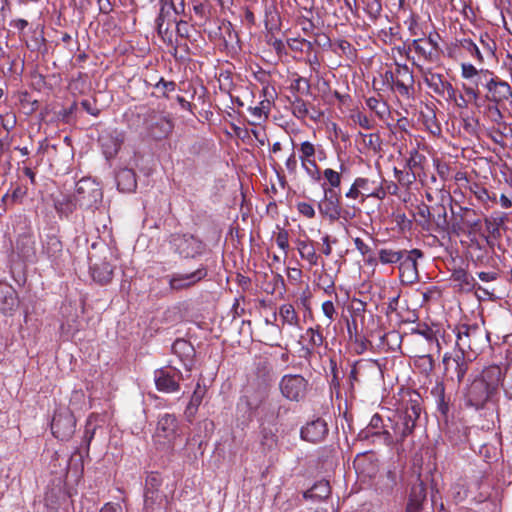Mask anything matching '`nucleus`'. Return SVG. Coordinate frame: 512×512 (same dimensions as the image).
Masks as SVG:
<instances>
[{
    "label": "nucleus",
    "instance_id": "obj_1",
    "mask_svg": "<svg viewBox=\"0 0 512 512\" xmlns=\"http://www.w3.org/2000/svg\"><path fill=\"white\" fill-rule=\"evenodd\" d=\"M502 381V371L499 366H490L483 370L468 390V401L472 406L480 408L497 391Z\"/></svg>",
    "mask_w": 512,
    "mask_h": 512
},
{
    "label": "nucleus",
    "instance_id": "obj_2",
    "mask_svg": "<svg viewBox=\"0 0 512 512\" xmlns=\"http://www.w3.org/2000/svg\"><path fill=\"white\" fill-rule=\"evenodd\" d=\"M103 192L99 185L90 179H81L76 184L75 201L81 209H97L102 202Z\"/></svg>",
    "mask_w": 512,
    "mask_h": 512
},
{
    "label": "nucleus",
    "instance_id": "obj_3",
    "mask_svg": "<svg viewBox=\"0 0 512 512\" xmlns=\"http://www.w3.org/2000/svg\"><path fill=\"white\" fill-rule=\"evenodd\" d=\"M420 413L421 407L418 397L410 399L399 414V419L394 426V432L400 439H404L412 433Z\"/></svg>",
    "mask_w": 512,
    "mask_h": 512
},
{
    "label": "nucleus",
    "instance_id": "obj_4",
    "mask_svg": "<svg viewBox=\"0 0 512 512\" xmlns=\"http://www.w3.org/2000/svg\"><path fill=\"white\" fill-rule=\"evenodd\" d=\"M76 427V420L69 408L61 407L54 413L51 422L52 434L61 441L69 440Z\"/></svg>",
    "mask_w": 512,
    "mask_h": 512
},
{
    "label": "nucleus",
    "instance_id": "obj_5",
    "mask_svg": "<svg viewBox=\"0 0 512 512\" xmlns=\"http://www.w3.org/2000/svg\"><path fill=\"white\" fill-rule=\"evenodd\" d=\"M460 75L465 81L462 83L461 88H472L480 93V86H484V83L490 80L494 74L489 69L477 68L469 62H462L460 64Z\"/></svg>",
    "mask_w": 512,
    "mask_h": 512
},
{
    "label": "nucleus",
    "instance_id": "obj_6",
    "mask_svg": "<svg viewBox=\"0 0 512 512\" xmlns=\"http://www.w3.org/2000/svg\"><path fill=\"white\" fill-rule=\"evenodd\" d=\"M283 397L290 401H300L304 398L308 388L307 380L298 374L284 375L279 383Z\"/></svg>",
    "mask_w": 512,
    "mask_h": 512
},
{
    "label": "nucleus",
    "instance_id": "obj_7",
    "mask_svg": "<svg viewBox=\"0 0 512 512\" xmlns=\"http://www.w3.org/2000/svg\"><path fill=\"white\" fill-rule=\"evenodd\" d=\"M170 245L175 252L184 258H194L200 255L204 250L202 241L193 235H173Z\"/></svg>",
    "mask_w": 512,
    "mask_h": 512
},
{
    "label": "nucleus",
    "instance_id": "obj_8",
    "mask_svg": "<svg viewBox=\"0 0 512 512\" xmlns=\"http://www.w3.org/2000/svg\"><path fill=\"white\" fill-rule=\"evenodd\" d=\"M487 91L486 99L495 105L509 101L512 98V89L510 85L494 74L487 83H484Z\"/></svg>",
    "mask_w": 512,
    "mask_h": 512
},
{
    "label": "nucleus",
    "instance_id": "obj_9",
    "mask_svg": "<svg viewBox=\"0 0 512 512\" xmlns=\"http://www.w3.org/2000/svg\"><path fill=\"white\" fill-rule=\"evenodd\" d=\"M423 254L419 249L407 251L399 263L400 279L403 283L413 284L418 280L417 260Z\"/></svg>",
    "mask_w": 512,
    "mask_h": 512
},
{
    "label": "nucleus",
    "instance_id": "obj_10",
    "mask_svg": "<svg viewBox=\"0 0 512 512\" xmlns=\"http://www.w3.org/2000/svg\"><path fill=\"white\" fill-rule=\"evenodd\" d=\"M323 199L318 204L322 216L331 221L338 220L341 215L340 196L333 189H326L323 185Z\"/></svg>",
    "mask_w": 512,
    "mask_h": 512
},
{
    "label": "nucleus",
    "instance_id": "obj_11",
    "mask_svg": "<svg viewBox=\"0 0 512 512\" xmlns=\"http://www.w3.org/2000/svg\"><path fill=\"white\" fill-rule=\"evenodd\" d=\"M384 179L378 177L377 179H369L364 177L356 178V186H359L362 193V202L367 198H376L382 200L386 197L387 192L383 186Z\"/></svg>",
    "mask_w": 512,
    "mask_h": 512
},
{
    "label": "nucleus",
    "instance_id": "obj_12",
    "mask_svg": "<svg viewBox=\"0 0 512 512\" xmlns=\"http://www.w3.org/2000/svg\"><path fill=\"white\" fill-rule=\"evenodd\" d=\"M207 270L204 266L199 267L191 273H175L169 277V286L172 290H182L195 285L205 278Z\"/></svg>",
    "mask_w": 512,
    "mask_h": 512
},
{
    "label": "nucleus",
    "instance_id": "obj_13",
    "mask_svg": "<svg viewBox=\"0 0 512 512\" xmlns=\"http://www.w3.org/2000/svg\"><path fill=\"white\" fill-rule=\"evenodd\" d=\"M159 487H160V474L158 472H151L146 478L145 492H144V506L147 512L154 511L155 506L159 505Z\"/></svg>",
    "mask_w": 512,
    "mask_h": 512
},
{
    "label": "nucleus",
    "instance_id": "obj_14",
    "mask_svg": "<svg viewBox=\"0 0 512 512\" xmlns=\"http://www.w3.org/2000/svg\"><path fill=\"white\" fill-rule=\"evenodd\" d=\"M19 307V297L14 287L6 282H0V312L12 315Z\"/></svg>",
    "mask_w": 512,
    "mask_h": 512
},
{
    "label": "nucleus",
    "instance_id": "obj_15",
    "mask_svg": "<svg viewBox=\"0 0 512 512\" xmlns=\"http://www.w3.org/2000/svg\"><path fill=\"white\" fill-rule=\"evenodd\" d=\"M327 432L326 422L322 419H316L307 423L301 429V437L306 441L316 443L323 440Z\"/></svg>",
    "mask_w": 512,
    "mask_h": 512
},
{
    "label": "nucleus",
    "instance_id": "obj_16",
    "mask_svg": "<svg viewBox=\"0 0 512 512\" xmlns=\"http://www.w3.org/2000/svg\"><path fill=\"white\" fill-rule=\"evenodd\" d=\"M42 255L50 262L57 264L63 254V245L55 235H47L42 243Z\"/></svg>",
    "mask_w": 512,
    "mask_h": 512
},
{
    "label": "nucleus",
    "instance_id": "obj_17",
    "mask_svg": "<svg viewBox=\"0 0 512 512\" xmlns=\"http://www.w3.org/2000/svg\"><path fill=\"white\" fill-rule=\"evenodd\" d=\"M106 158L114 157L123 142L122 135L117 131L102 135L99 139Z\"/></svg>",
    "mask_w": 512,
    "mask_h": 512
},
{
    "label": "nucleus",
    "instance_id": "obj_18",
    "mask_svg": "<svg viewBox=\"0 0 512 512\" xmlns=\"http://www.w3.org/2000/svg\"><path fill=\"white\" fill-rule=\"evenodd\" d=\"M90 270L93 280L101 285H105L112 280L114 266L103 260L100 263H94Z\"/></svg>",
    "mask_w": 512,
    "mask_h": 512
},
{
    "label": "nucleus",
    "instance_id": "obj_19",
    "mask_svg": "<svg viewBox=\"0 0 512 512\" xmlns=\"http://www.w3.org/2000/svg\"><path fill=\"white\" fill-rule=\"evenodd\" d=\"M19 256L26 262L36 261L35 240L31 236L19 237L16 246Z\"/></svg>",
    "mask_w": 512,
    "mask_h": 512
},
{
    "label": "nucleus",
    "instance_id": "obj_20",
    "mask_svg": "<svg viewBox=\"0 0 512 512\" xmlns=\"http://www.w3.org/2000/svg\"><path fill=\"white\" fill-rule=\"evenodd\" d=\"M426 498V489L422 481L414 485L411 489L406 512H419Z\"/></svg>",
    "mask_w": 512,
    "mask_h": 512
},
{
    "label": "nucleus",
    "instance_id": "obj_21",
    "mask_svg": "<svg viewBox=\"0 0 512 512\" xmlns=\"http://www.w3.org/2000/svg\"><path fill=\"white\" fill-rule=\"evenodd\" d=\"M117 188L122 192H132L137 186L135 173L132 169H120L115 176Z\"/></svg>",
    "mask_w": 512,
    "mask_h": 512
},
{
    "label": "nucleus",
    "instance_id": "obj_22",
    "mask_svg": "<svg viewBox=\"0 0 512 512\" xmlns=\"http://www.w3.org/2000/svg\"><path fill=\"white\" fill-rule=\"evenodd\" d=\"M54 208L60 217H68L76 209L78 204L75 201V195H59L54 198Z\"/></svg>",
    "mask_w": 512,
    "mask_h": 512
},
{
    "label": "nucleus",
    "instance_id": "obj_23",
    "mask_svg": "<svg viewBox=\"0 0 512 512\" xmlns=\"http://www.w3.org/2000/svg\"><path fill=\"white\" fill-rule=\"evenodd\" d=\"M162 86H163V89H164V94H165V97L166 99L170 102V105L173 107L175 105H178L182 110H188L189 109V102L186 101L184 99L183 96H181L180 94L176 93L175 95L174 94H170L172 92L175 91V83L173 82H164L162 80Z\"/></svg>",
    "mask_w": 512,
    "mask_h": 512
},
{
    "label": "nucleus",
    "instance_id": "obj_24",
    "mask_svg": "<svg viewBox=\"0 0 512 512\" xmlns=\"http://www.w3.org/2000/svg\"><path fill=\"white\" fill-rule=\"evenodd\" d=\"M316 151L317 150L315 145L309 141H304L300 144L299 159L301 161L302 167H305L307 166V164H310L315 170H317V165L314 159Z\"/></svg>",
    "mask_w": 512,
    "mask_h": 512
},
{
    "label": "nucleus",
    "instance_id": "obj_25",
    "mask_svg": "<svg viewBox=\"0 0 512 512\" xmlns=\"http://www.w3.org/2000/svg\"><path fill=\"white\" fill-rule=\"evenodd\" d=\"M463 94L459 96V101L457 102V106L460 108H467L469 105H474L479 108L481 106L480 103V93H477L475 89L472 88H461Z\"/></svg>",
    "mask_w": 512,
    "mask_h": 512
},
{
    "label": "nucleus",
    "instance_id": "obj_26",
    "mask_svg": "<svg viewBox=\"0 0 512 512\" xmlns=\"http://www.w3.org/2000/svg\"><path fill=\"white\" fill-rule=\"evenodd\" d=\"M279 317L282 325L297 326L299 322L298 315L291 304H283L279 308Z\"/></svg>",
    "mask_w": 512,
    "mask_h": 512
},
{
    "label": "nucleus",
    "instance_id": "obj_27",
    "mask_svg": "<svg viewBox=\"0 0 512 512\" xmlns=\"http://www.w3.org/2000/svg\"><path fill=\"white\" fill-rule=\"evenodd\" d=\"M162 432H165L164 438L169 443L173 442L177 437V422L173 415L166 414L162 417Z\"/></svg>",
    "mask_w": 512,
    "mask_h": 512
},
{
    "label": "nucleus",
    "instance_id": "obj_28",
    "mask_svg": "<svg viewBox=\"0 0 512 512\" xmlns=\"http://www.w3.org/2000/svg\"><path fill=\"white\" fill-rule=\"evenodd\" d=\"M297 249L299 251L301 258L307 260L309 264H318V256L312 244L304 240H299L297 242Z\"/></svg>",
    "mask_w": 512,
    "mask_h": 512
},
{
    "label": "nucleus",
    "instance_id": "obj_29",
    "mask_svg": "<svg viewBox=\"0 0 512 512\" xmlns=\"http://www.w3.org/2000/svg\"><path fill=\"white\" fill-rule=\"evenodd\" d=\"M407 251H395L392 249H380L378 252L379 261L382 264L400 263Z\"/></svg>",
    "mask_w": 512,
    "mask_h": 512
},
{
    "label": "nucleus",
    "instance_id": "obj_30",
    "mask_svg": "<svg viewBox=\"0 0 512 512\" xmlns=\"http://www.w3.org/2000/svg\"><path fill=\"white\" fill-rule=\"evenodd\" d=\"M330 494V485L328 481L317 482L309 491L305 492L306 498H326Z\"/></svg>",
    "mask_w": 512,
    "mask_h": 512
},
{
    "label": "nucleus",
    "instance_id": "obj_31",
    "mask_svg": "<svg viewBox=\"0 0 512 512\" xmlns=\"http://www.w3.org/2000/svg\"><path fill=\"white\" fill-rule=\"evenodd\" d=\"M271 102L269 100L261 101L257 106L250 107L249 112L255 118L256 122L267 119L270 112Z\"/></svg>",
    "mask_w": 512,
    "mask_h": 512
},
{
    "label": "nucleus",
    "instance_id": "obj_32",
    "mask_svg": "<svg viewBox=\"0 0 512 512\" xmlns=\"http://www.w3.org/2000/svg\"><path fill=\"white\" fill-rule=\"evenodd\" d=\"M323 177L325 179V183L322 184L326 187V189H333L340 187L341 184V174L331 168H327L323 171Z\"/></svg>",
    "mask_w": 512,
    "mask_h": 512
},
{
    "label": "nucleus",
    "instance_id": "obj_33",
    "mask_svg": "<svg viewBox=\"0 0 512 512\" xmlns=\"http://www.w3.org/2000/svg\"><path fill=\"white\" fill-rule=\"evenodd\" d=\"M460 47L464 49L469 55L474 58L478 63H483L484 57L479 47L471 39L460 40Z\"/></svg>",
    "mask_w": 512,
    "mask_h": 512
},
{
    "label": "nucleus",
    "instance_id": "obj_34",
    "mask_svg": "<svg viewBox=\"0 0 512 512\" xmlns=\"http://www.w3.org/2000/svg\"><path fill=\"white\" fill-rule=\"evenodd\" d=\"M160 117L157 112H152L144 120V126L147 130V136L157 138V132L159 130Z\"/></svg>",
    "mask_w": 512,
    "mask_h": 512
},
{
    "label": "nucleus",
    "instance_id": "obj_35",
    "mask_svg": "<svg viewBox=\"0 0 512 512\" xmlns=\"http://www.w3.org/2000/svg\"><path fill=\"white\" fill-rule=\"evenodd\" d=\"M369 371H373L375 372L376 371V367H375V364L372 363V362H358L351 370L350 372V378L353 379L354 381H359V378L360 376H362V374L364 372H369Z\"/></svg>",
    "mask_w": 512,
    "mask_h": 512
},
{
    "label": "nucleus",
    "instance_id": "obj_36",
    "mask_svg": "<svg viewBox=\"0 0 512 512\" xmlns=\"http://www.w3.org/2000/svg\"><path fill=\"white\" fill-rule=\"evenodd\" d=\"M398 74L401 75L404 79L403 80H396L394 85L396 89L401 94H408V86L405 84L404 80L412 81V74L410 73L407 66H403L398 69Z\"/></svg>",
    "mask_w": 512,
    "mask_h": 512
},
{
    "label": "nucleus",
    "instance_id": "obj_37",
    "mask_svg": "<svg viewBox=\"0 0 512 512\" xmlns=\"http://www.w3.org/2000/svg\"><path fill=\"white\" fill-rule=\"evenodd\" d=\"M277 436L272 429L262 428L261 430V445L267 449H272L276 446Z\"/></svg>",
    "mask_w": 512,
    "mask_h": 512
},
{
    "label": "nucleus",
    "instance_id": "obj_38",
    "mask_svg": "<svg viewBox=\"0 0 512 512\" xmlns=\"http://www.w3.org/2000/svg\"><path fill=\"white\" fill-rule=\"evenodd\" d=\"M205 392V387H202L199 383H197L196 388L191 396L188 408L197 409L202 402Z\"/></svg>",
    "mask_w": 512,
    "mask_h": 512
},
{
    "label": "nucleus",
    "instance_id": "obj_39",
    "mask_svg": "<svg viewBox=\"0 0 512 512\" xmlns=\"http://www.w3.org/2000/svg\"><path fill=\"white\" fill-rule=\"evenodd\" d=\"M292 113L299 119H304L308 115V107L302 99H295L292 103Z\"/></svg>",
    "mask_w": 512,
    "mask_h": 512
},
{
    "label": "nucleus",
    "instance_id": "obj_40",
    "mask_svg": "<svg viewBox=\"0 0 512 512\" xmlns=\"http://www.w3.org/2000/svg\"><path fill=\"white\" fill-rule=\"evenodd\" d=\"M179 389V384L177 380H175L173 377L164 375L162 372V392H175Z\"/></svg>",
    "mask_w": 512,
    "mask_h": 512
},
{
    "label": "nucleus",
    "instance_id": "obj_41",
    "mask_svg": "<svg viewBox=\"0 0 512 512\" xmlns=\"http://www.w3.org/2000/svg\"><path fill=\"white\" fill-rule=\"evenodd\" d=\"M451 363L456 364L457 377H458V380L460 381L464 377V373H465L463 365L459 363V360L452 358L449 354H445L443 357V364H444L446 370L449 369Z\"/></svg>",
    "mask_w": 512,
    "mask_h": 512
},
{
    "label": "nucleus",
    "instance_id": "obj_42",
    "mask_svg": "<svg viewBox=\"0 0 512 512\" xmlns=\"http://www.w3.org/2000/svg\"><path fill=\"white\" fill-rule=\"evenodd\" d=\"M306 337H308V341L312 347H318L323 343L322 334L314 328H308L306 330Z\"/></svg>",
    "mask_w": 512,
    "mask_h": 512
},
{
    "label": "nucleus",
    "instance_id": "obj_43",
    "mask_svg": "<svg viewBox=\"0 0 512 512\" xmlns=\"http://www.w3.org/2000/svg\"><path fill=\"white\" fill-rule=\"evenodd\" d=\"M322 312L325 317L328 319V324L334 321L336 316V308L332 301H325L322 303Z\"/></svg>",
    "mask_w": 512,
    "mask_h": 512
},
{
    "label": "nucleus",
    "instance_id": "obj_44",
    "mask_svg": "<svg viewBox=\"0 0 512 512\" xmlns=\"http://www.w3.org/2000/svg\"><path fill=\"white\" fill-rule=\"evenodd\" d=\"M297 210L301 215L305 216L306 218L311 219L315 216V209L310 203L299 202L297 204Z\"/></svg>",
    "mask_w": 512,
    "mask_h": 512
},
{
    "label": "nucleus",
    "instance_id": "obj_45",
    "mask_svg": "<svg viewBox=\"0 0 512 512\" xmlns=\"http://www.w3.org/2000/svg\"><path fill=\"white\" fill-rule=\"evenodd\" d=\"M276 244L281 250H283L284 252H287V250L289 248L287 232L281 231L278 233V235L276 237Z\"/></svg>",
    "mask_w": 512,
    "mask_h": 512
},
{
    "label": "nucleus",
    "instance_id": "obj_46",
    "mask_svg": "<svg viewBox=\"0 0 512 512\" xmlns=\"http://www.w3.org/2000/svg\"><path fill=\"white\" fill-rule=\"evenodd\" d=\"M359 186H356V179L352 183L350 189L346 192L345 196L348 199L356 200L358 198L362 199V193L360 192Z\"/></svg>",
    "mask_w": 512,
    "mask_h": 512
},
{
    "label": "nucleus",
    "instance_id": "obj_47",
    "mask_svg": "<svg viewBox=\"0 0 512 512\" xmlns=\"http://www.w3.org/2000/svg\"><path fill=\"white\" fill-rule=\"evenodd\" d=\"M366 10L370 16L375 18L381 12V4L377 0H373L372 2L368 3Z\"/></svg>",
    "mask_w": 512,
    "mask_h": 512
},
{
    "label": "nucleus",
    "instance_id": "obj_48",
    "mask_svg": "<svg viewBox=\"0 0 512 512\" xmlns=\"http://www.w3.org/2000/svg\"><path fill=\"white\" fill-rule=\"evenodd\" d=\"M81 106L85 109L87 113L93 116H98L100 110L88 99H85L81 102Z\"/></svg>",
    "mask_w": 512,
    "mask_h": 512
},
{
    "label": "nucleus",
    "instance_id": "obj_49",
    "mask_svg": "<svg viewBox=\"0 0 512 512\" xmlns=\"http://www.w3.org/2000/svg\"><path fill=\"white\" fill-rule=\"evenodd\" d=\"M27 193V189L25 187H21L17 185L11 193V202H15L17 200L22 199Z\"/></svg>",
    "mask_w": 512,
    "mask_h": 512
},
{
    "label": "nucleus",
    "instance_id": "obj_50",
    "mask_svg": "<svg viewBox=\"0 0 512 512\" xmlns=\"http://www.w3.org/2000/svg\"><path fill=\"white\" fill-rule=\"evenodd\" d=\"M100 512H124L123 507L119 503L109 502L106 503Z\"/></svg>",
    "mask_w": 512,
    "mask_h": 512
},
{
    "label": "nucleus",
    "instance_id": "obj_51",
    "mask_svg": "<svg viewBox=\"0 0 512 512\" xmlns=\"http://www.w3.org/2000/svg\"><path fill=\"white\" fill-rule=\"evenodd\" d=\"M286 169L289 173L294 174L297 170V160L295 154L292 153L285 162Z\"/></svg>",
    "mask_w": 512,
    "mask_h": 512
},
{
    "label": "nucleus",
    "instance_id": "obj_52",
    "mask_svg": "<svg viewBox=\"0 0 512 512\" xmlns=\"http://www.w3.org/2000/svg\"><path fill=\"white\" fill-rule=\"evenodd\" d=\"M470 332H471V330L467 328V329H465L464 332H459L458 333L457 338H458V345L459 346H462V347L468 346V347H470V344L467 342V339L470 337Z\"/></svg>",
    "mask_w": 512,
    "mask_h": 512
},
{
    "label": "nucleus",
    "instance_id": "obj_53",
    "mask_svg": "<svg viewBox=\"0 0 512 512\" xmlns=\"http://www.w3.org/2000/svg\"><path fill=\"white\" fill-rule=\"evenodd\" d=\"M478 277L483 282H491L497 279L495 272H479Z\"/></svg>",
    "mask_w": 512,
    "mask_h": 512
},
{
    "label": "nucleus",
    "instance_id": "obj_54",
    "mask_svg": "<svg viewBox=\"0 0 512 512\" xmlns=\"http://www.w3.org/2000/svg\"><path fill=\"white\" fill-rule=\"evenodd\" d=\"M322 242H323V254L326 255V256L331 255L332 247H331V244H330L329 236L328 235L324 236L322 238Z\"/></svg>",
    "mask_w": 512,
    "mask_h": 512
},
{
    "label": "nucleus",
    "instance_id": "obj_55",
    "mask_svg": "<svg viewBox=\"0 0 512 512\" xmlns=\"http://www.w3.org/2000/svg\"><path fill=\"white\" fill-rule=\"evenodd\" d=\"M421 156L418 154L417 151H413L411 153V156L408 160V165L410 168H414L419 162H420Z\"/></svg>",
    "mask_w": 512,
    "mask_h": 512
},
{
    "label": "nucleus",
    "instance_id": "obj_56",
    "mask_svg": "<svg viewBox=\"0 0 512 512\" xmlns=\"http://www.w3.org/2000/svg\"><path fill=\"white\" fill-rule=\"evenodd\" d=\"M355 121H357L362 127L368 129L369 128V120L368 118L361 114V113H357L355 116Z\"/></svg>",
    "mask_w": 512,
    "mask_h": 512
},
{
    "label": "nucleus",
    "instance_id": "obj_57",
    "mask_svg": "<svg viewBox=\"0 0 512 512\" xmlns=\"http://www.w3.org/2000/svg\"><path fill=\"white\" fill-rule=\"evenodd\" d=\"M422 42H423V40H422V39H415V40L413 41V44H412V45H413V48H414V50H415L416 52L421 53V54H423V55H426V54H427V51H426L425 47L422 45Z\"/></svg>",
    "mask_w": 512,
    "mask_h": 512
},
{
    "label": "nucleus",
    "instance_id": "obj_58",
    "mask_svg": "<svg viewBox=\"0 0 512 512\" xmlns=\"http://www.w3.org/2000/svg\"><path fill=\"white\" fill-rule=\"evenodd\" d=\"M302 276V272L300 269L298 268H289L288 269V277L295 280V281H298L300 280Z\"/></svg>",
    "mask_w": 512,
    "mask_h": 512
},
{
    "label": "nucleus",
    "instance_id": "obj_59",
    "mask_svg": "<svg viewBox=\"0 0 512 512\" xmlns=\"http://www.w3.org/2000/svg\"><path fill=\"white\" fill-rule=\"evenodd\" d=\"M10 141L8 137L0 139V158L2 155L9 150Z\"/></svg>",
    "mask_w": 512,
    "mask_h": 512
},
{
    "label": "nucleus",
    "instance_id": "obj_60",
    "mask_svg": "<svg viewBox=\"0 0 512 512\" xmlns=\"http://www.w3.org/2000/svg\"><path fill=\"white\" fill-rule=\"evenodd\" d=\"M356 248L361 252V254H365L368 251V246L360 239L356 238L354 240Z\"/></svg>",
    "mask_w": 512,
    "mask_h": 512
},
{
    "label": "nucleus",
    "instance_id": "obj_61",
    "mask_svg": "<svg viewBox=\"0 0 512 512\" xmlns=\"http://www.w3.org/2000/svg\"><path fill=\"white\" fill-rule=\"evenodd\" d=\"M481 43L484 46V48H486L490 53H493L494 43L489 38H487L486 40L482 38Z\"/></svg>",
    "mask_w": 512,
    "mask_h": 512
},
{
    "label": "nucleus",
    "instance_id": "obj_62",
    "mask_svg": "<svg viewBox=\"0 0 512 512\" xmlns=\"http://www.w3.org/2000/svg\"><path fill=\"white\" fill-rule=\"evenodd\" d=\"M302 168L307 172L308 175H310L313 178H317L316 174L317 175L319 174L318 169L315 170L310 164H307V166L302 167Z\"/></svg>",
    "mask_w": 512,
    "mask_h": 512
},
{
    "label": "nucleus",
    "instance_id": "obj_63",
    "mask_svg": "<svg viewBox=\"0 0 512 512\" xmlns=\"http://www.w3.org/2000/svg\"><path fill=\"white\" fill-rule=\"evenodd\" d=\"M14 26L17 29L23 31L28 26V22L26 20H24V19H18V20L15 21Z\"/></svg>",
    "mask_w": 512,
    "mask_h": 512
},
{
    "label": "nucleus",
    "instance_id": "obj_64",
    "mask_svg": "<svg viewBox=\"0 0 512 512\" xmlns=\"http://www.w3.org/2000/svg\"><path fill=\"white\" fill-rule=\"evenodd\" d=\"M23 173L31 180L32 183L34 182L35 174L30 168L25 167L23 169Z\"/></svg>",
    "mask_w": 512,
    "mask_h": 512
}]
</instances>
